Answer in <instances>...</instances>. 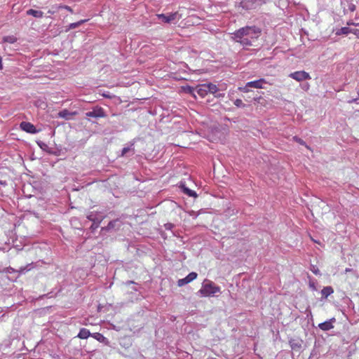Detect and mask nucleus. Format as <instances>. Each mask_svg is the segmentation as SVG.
Here are the masks:
<instances>
[{"mask_svg": "<svg viewBox=\"0 0 359 359\" xmlns=\"http://www.w3.org/2000/svg\"><path fill=\"white\" fill-rule=\"evenodd\" d=\"M261 35V30L255 26L242 27L233 34L232 39L247 48L253 45Z\"/></svg>", "mask_w": 359, "mask_h": 359, "instance_id": "obj_1", "label": "nucleus"}, {"mask_svg": "<svg viewBox=\"0 0 359 359\" xmlns=\"http://www.w3.org/2000/svg\"><path fill=\"white\" fill-rule=\"evenodd\" d=\"M220 291V287L215 285L211 281H208L203 285L202 287L199 290V292L203 297H209L214 295L215 294L219 292Z\"/></svg>", "mask_w": 359, "mask_h": 359, "instance_id": "obj_2", "label": "nucleus"}, {"mask_svg": "<svg viewBox=\"0 0 359 359\" xmlns=\"http://www.w3.org/2000/svg\"><path fill=\"white\" fill-rule=\"evenodd\" d=\"M156 16L159 20L165 23H175L182 18V14L178 11L167 14H157Z\"/></svg>", "mask_w": 359, "mask_h": 359, "instance_id": "obj_3", "label": "nucleus"}, {"mask_svg": "<svg viewBox=\"0 0 359 359\" xmlns=\"http://www.w3.org/2000/svg\"><path fill=\"white\" fill-rule=\"evenodd\" d=\"M266 83V81L264 79H261L257 81L248 82L244 87L239 88L241 91L244 93H248L250 91L249 88H263V84Z\"/></svg>", "mask_w": 359, "mask_h": 359, "instance_id": "obj_4", "label": "nucleus"}, {"mask_svg": "<svg viewBox=\"0 0 359 359\" xmlns=\"http://www.w3.org/2000/svg\"><path fill=\"white\" fill-rule=\"evenodd\" d=\"M289 76L297 81H302L304 80L311 79L309 74L304 71L294 72L293 73H291L289 75Z\"/></svg>", "mask_w": 359, "mask_h": 359, "instance_id": "obj_5", "label": "nucleus"}, {"mask_svg": "<svg viewBox=\"0 0 359 359\" xmlns=\"http://www.w3.org/2000/svg\"><path fill=\"white\" fill-rule=\"evenodd\" d=\"M86 116L88 117L93 118H104L106 116V114L103 108L100 107H96L93 109V111L87 112Z\"/></svg>", "mask_w": 359, "mask_h": 359, "instance_id": "obj_6", "label": "nucleus"}, {"mask_svg": "<svg viewBox=\"0 0 359 359\" xmlns=\"http://www.w3.org/2000/svg\"><path fill=\"white\" fill-rule=\"evenodd\" d=\"M262 0H242L241 4L245 9H254L261 5Z\"/></svg>", "mask_w": 359, "mask_h": 359, "instance_id": "obj_7", "label": "nucleus"}, {"mask_svg": "<svg viewBox=\"0 0 359 359\" xmlns=\"http://www.w3.org/2000/svg\"><path fill=\"white\" fill-rule=\"evenodd\" d=\"M336 321L335 318H332L327 321L323 322L322 323H320L318 325V327L323 331H328L330 330L334 327L332 323Z\"/></svg>", "mask_w": 359, "mask_h": 359, "instance_id": "obj_8", "label": "nucleus"}, {"mask_svg": "<svg viewBox=\"0 0 359 359\" xmlns=\"http://www.w3.org/2000/svg\"><path fill=\"white\" fill-rule=\"evenodd\" d=\"M20 128L24 131L29 133H36V127L29 122H25V121L22 122L20 123Z\"/></svg>", "mask_w": 359, "mask_h": 359, "instance_id": "obj_9", "label": "nucleus"}, {"mask_svg": "<svg viewBox=\"0 0 359 359\" xmlns=\"http://www.w3.org/2000/svg\"><path fill=\"white\" fill-rule=\"evenodd\" d=\"M77 114H78L77 111L70 112L69 110L65 109L60 111L57 114V117L64 118L65 120H69V119H71L72 116H76Z\"/></svg>", "mask_w": 359, "mask_h": 359, "instance_id": "obj_10", "label": "nucleus"}, {"mask_svg": "<svg viewBox=\"0 0 359 359\" xmlns=\"http://www.w3.org/2000/svg\"><path fill=\"white\" fill-rule=\"evenodd\" d=\"M197 93L201 97H205L209 93L208 90L207 83L200 84L196 86Z\"/></svg>", "mask_w": 359, "mask_h": 359, "instance_id": "obj_11", "label": "nucleus"}, {"mask_svg": "<svg viewBox=\"0 0 359 359\" xmlns=\"http://www.w3.org/2000/svg\"><path fill=\"white\" fill-rule=\"evenodd\" d=\"M27 15H32L36 18H42L43 17V12L39 10L29 9L26 11Z\"/></svg>", "mask_w": 359, "mask_h": 359, "instance_id": "obj_12", "label": "nucleus"}, {"mask_svg": "<svg viewBox=\"0 0 359 359\" xmlns=\"http://www.w3.org/2000/svg\"><path fill=\"white\" fill-rule=\"evenodd\" d=\"M334 292V290L330 286L324 287L321 290L322 297L324 298H327L328 296L332 294Z\"/></svg>", "mask_w": 359, "mask_h": 359, "instance_id": "obj_13", "label": "nucleus"}, {"mask_svg": "<svg viewBox=\"0 0 359 359\" xmlns=\"http://www.w3.org/2000/svg\"><path fill=\"white\" fill-rule=\"evenodd\" d=\"M90 335V332L86 328H82L80 330L77 337L82 339H87Z\"/></svg>", "mask_w": 359, "mask_h": 359, "instance_id": "obj_14", "label": "nucleus"}, {"mask_svg": "<svg viewBox=\"0 0 359 359\" xmlns=\"http://www.w3.org/2000/svg\"><path fill=\"white\" fill-rule=\"evenodd\" d=\"M255 101L256 102L255 104H257V107H258V104H260L261 106L266 107L267 105V100L264 99L262 97H259L257 98H255Z\"/></svg>", "mask_w": 359, "mask_h": 359, "instance_id": "obj_15", "label": "nucleus"}, {"mask_svg": "<svg viewBox=\"0 0 359 359\" xmlns=\"http://www.w3.org/2000/svg\"><path fill=\"white\" fill-rule=\"evenodd\" d=\"M207 86L208 93H210L215 94L219 90L217 86L212 83H207Z\"/></svg>", "mask_w": 359, "mask_h": 359, "instance_id": "obj_16", "label": "nucleus"}, {"mask_svg": "<svg viewBox=\"0 0 359 359\" xmlns=\"http://www.w3.org/2000/svg\"><path fill=\"white\" fill-rule=\"evenodd\" d=\"M182 189L183 190V192L188 195L189 196H192V197H196L197 196V194H196V192L194 191H192L191 189H189V188L184 187V185L182 186Z\"/></svg>", "mask_w": 359, "mask_h": 359, "instance_id": "obj_17", "label": "nucleus"}, {"mask_svg": "<svg viewBox=\"0 0 359 359\" xmlns=\"http://www.w3.org/2000/svg\"><path fill=\"white\" fill-rule=\"evenodd\" d=\"M87 21L88 20H81L77 22L71 23L69 25L67 30L75 29Z\"/></svg>", "mask_w": 359, "mask_h": 359, "instance_id": "obj_18", "label": "nucleus"}, {"mask_svg": "<svg viewBox=\"0 0 359 359\" xmlns=\"http://www.w3.org/2000/svg\"><path fill=\"white\" fill-rule=\"evenodd\" d=\"M351 32H352V29L347 27H341L339 30H338L336 34L337 35L348 34L349 33H351Z\"/></svg>", "mask_w": 359, "mask_h": 359, "instance_id": "obj_19", "label": "nucleus"}, {"mask_svg": "<svg viewBox=\"0 0 359 359\" xmlns=\"http://www.w3.org/2000/svg\"><path fill=\"white\" fill-rule=\"evenodd\" d=\"M3 41L9 43H14L17 41V38L15 36H6L3 38Z\"/></svg>", "mask_w": 359, "mask_h": 359, "instance_id": "obj_20", "label": "nucleus"}, {"mask_svg": "<svg viewBox=\"0 0 359 359\" xmlns=\"http://www.w3.org/2000/svg\"><path fill=\"white\" fill-rule=\"evenodd\" d=\"M293 140H294V141L299 143V144L304 145L307 149H310V147L308 145H306V142L302 139L298 137L297 136H294Z\"/></svg>", "mask_w": 359, "mask_h": 359, "instance_id": "obj_21", "label": "nucleus"}, {"mask_svg": "<svg viewBox=\"0 0 359 359\" xmlns=\"http://www.w3.org/2000/svg\"><path fill=\"white\" fill-rule=\"evenodd\" d=\"M198 276V274L196 272L189 273L186 277L189 280V282L191 283L194 280H195Z\"/></svg>", "mask_w": 359, "mask_h": 359, "instance_id": "obj_22", "label": "nucleus"}, {"mask_svg": "<svg viewBox=\"0 0 359 359\" xmlns=\"http://www.w3.org/2000/svg\"><path fill=\"white\" fill-rule=\"evenodd\" d=\"M188 283H189V280L187 278V277L182 278V279H179L177 281V285L179 287H182Z\"/></svg>", "mask_w": 359, "mask_h": 359, "instance_id": "obj_23", "label": "nucleus"}, {"mask_svg": "<svg viewBox=\"0 0 359 359\" xmlns=\"http://www.w3.org/2000/svg\"><path fill=\"white\" fill-rule=\"evenodd\" d=\"M234 104L238 107H243L245 105L243 103V101L241 99H236L234 101Z\"/></svg>", "mask_w": 359, "mask_h": 359, "instance_id": "obj_24", "label": "nucleus"}, {"mask_svg": "<svg viewBox=\"0 0 359 359\" xmlns=\"http://www.w3.org/2000/svg\"><path fill=\"white\" fill-rule=\"evenodd\" d=\"M57 8H64V9H66L67 11H69L70 13H73V10L72 8L69 6H65V5H58V6L57 7Z\"/></svg>", "mask_w": 359, "mask_h": 359, "instance_id": "obj_25", "label": "nucleus"}, {"mask_svg": "<svg viewBox=\"0 0 359 359\" xmlns=\"http://www.w3.org/2000/svg\"><path fill=\"white\" fill-rule=\"evenodd\" d=\"M355 22H353V21H349L347 22V25H355V26H359V17H356L355 18Z\"/></svg>", "mask_w": 359, "mask_h": 359, "instance_id": "obj_26", "label": "nucleus"}, {"mask_svg": "<svg viewBox=\"0 0 359 359\" xmlns=\"http://www.w3.org/2000/svg\"><path fill=\"white\" fill-rule=\"evenodd\" d=\"M117 222H118V220H113V221L109 222L107 225V229H111L114 228L116 226V224Z\"/></svg>", "mask_w": 359, "mask_h": 359, "instance_id": "obj_27", "label": "nucleus"}, {"mask_svg": "<svg viewBox=\"0 0 359 359\" xmlns=\"http://www.w3.org/2000/svg\"><path fill=\"white\" fill-rule=\"evenodd\" d=\"M57 6H53L51 9H49L48 11V13L50 14V15L54 14L59 9V8H56Z\"/></svg>", "mask_w": 359, "mask_h": 359, "instance_id": "obj_28", "label": "nucleus"}, {"mask_svg": "<svg viewBox=\"0 0 359 359\" xmlns=\"http://www.w3.org/2000/svg\"><path fill=\"white\" fill-rule=\"evenodd\" d=\"M353 34H355L358 38H359V29H352V32Z\"/></svg>", "mask_w": 359, "mask_h": 359, "instance_id": "obj_29", "label": "nucleus"}, {"mask_svg": "<svg viewBox=\"0 0 359 359\" xmlns=\"http://www.w3.org/2000/svg\"><path fill=\"white\" fill-rule=\"evenodd\" d=\"M185 90H186V91H187V92H188V93H191V94H192V93H193V89H192V88H191V87H190V86H187V87L185 88Z\"/></svg>", "mask_w": 359, "mask_h": 359, "instance_id": "obj_30", "label": "nucleus"}, {"mask_svg": "<svg viewBox=\"0 0 359 359\" xmlns=\"http://www.w3.org/2000/svg\"><path fill=\"white\" fill-rule=\"evenodd\" d=\"M312 271H313V273H315L316 275L320 273V271H319L318 269H314L312 270Z\"/></svg>", "mask_w": 359, "mask_h": 359, "instance_id": "obj_31", "label": "nucleus"}, {"mask_svg": "<svg viewBox=\"0 0 359 359\" xmlns=\"http://www.w3.org/2000/svg\"><path fill=\"white\" fill-rule=\"evenodd\" d=\"M129 150H130V149H129V148H123V151H122V154H126Z\"/></svg>", "mask_w": 359, "mask_h": 359, "instance_id": "obj_32", "label": "nucleus"}, {"mask_svg": "<svg viewBox=\"0 0 359 359\" xmlns=\"http://www.w3.org/2000/svg\"><path fill=\"white\" fill-rule=\"evenodd\" d=\"M355 6L354 5L351 6L350 7V10H351V11H353L355 10Z\"/></svg>", "mask_w": 359, "mask_h": 359, "instance_id": "obj_33", "label": "nucleus"}, {"mask_svg": "<svg viewBox=\"0 0 359 359\" xmlns=\"http://www.w3.org/2000/svg\"><path fill=\"white\" fill-rule=\"evenodd\" d=\"M2 60H0V70L2 69Z\"/></svg>", "mask_w": 359, "mask_h": 359, "instance_id": "obj_34", "label": "nucleus"}, {"mask_svg": "<svg viewBox=\"0 0 359 359\" xmlns=\"http://www.w3.org/2000/svg\"><path fill=\"white\" fill-rule=\"evenodd\" d=\"M351 271V269H346V272H348V271Z\"/></svg>", "mask_w": 359, "mask_h": 359, "instance_id": "obj_35", "label": "nucleus"}, {"mask_svg": "<svg viewBox=\"0 0 359 359\" xmlns=\"http://www.w3.org/2000/svg\"><path fill=\"white\" fill-rule=\"evenodd\" d=\"M357 99H353L352 101H351L350 102H355Z\"/></svg>", "mask_w": 359, "mask_h": 359, "instance_id": "obj_36", "label": "nucleus"}]
</instances>
